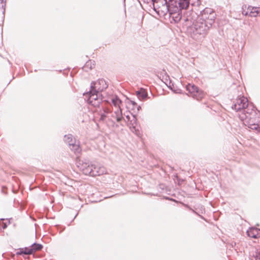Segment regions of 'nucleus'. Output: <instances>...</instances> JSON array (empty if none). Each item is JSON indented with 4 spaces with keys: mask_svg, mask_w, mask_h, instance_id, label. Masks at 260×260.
I'll return each instance as SVG.
<instances>
[{
    "mask_svg": "<svg viewBox=\"0 0 260 260\" xmlns=\"http://www.w3.org/2000/svg\"><path fill=\"white\" fill-rule=\"evenodd\" d=\"M188 13L181 16L179 19H182L185 21L192 22V24L188 28L187 31L193 39L197 40L204 38L207 35L211 26H209L206 22L201 20L198 17L197 20H195L193 18L196 15L194 12H192L190 15H187Z\"/></svg>",
    "mask_w": 260,
    "mask_h": 260,
    "instance_id": "nucleus-1",
    "label": "nucleus"
},
{
    "mask_svg": "<svg viewBox=\"0 0 260 260\" xmlns=\"http://www.w3.org/2000/svg\"><path fill=\"white\" fill-rule=\"evenodd\" d=\"M108 87L106 81L103 79H99L95 82L91 83L90 90L84 93L83 95L87 98V102L94 107H99L103 102L101 92Z\"/></svg>",
    "mask_w": 260,
    "mask_h": 260,
    "instance_id": "nucleus-2",
    "label": "nucleus"
},
{
    "mask_svg": "<svg viewBox=\"0 0 260 260\" xmlns=\"http://www.w3.org/2000/svg\"><path fill=\"white\" fill-rule=\"evenodd\" d=\"M154 9L159 8L160 5L166 6L171 13H178L182 10H186L189 6L190 0H151Z\"/></svg>",
    "mask_w": 260,
    "mask_h": 260,
    "instance_id": "nucleus-3",
    "label": "nucleus"
},
{
    "mask_svg": "<svg viewBox=\"0 0 260 260\" xmlns=\"http://www.w3.org/2000/svg\"><path fill=\"white\" fill-rule=\"evenodd\" d=\"M246 113L239 114V118L252 129L260 133V112L252 108L245 110Z\"/></svg>",
    "mask_w": 260,
    "mask_h": 260,
    "instance_id": "nucleus-4",
    "label": "nucleus"
},
{
    "mask_svg": "<svg viewBox=\"0 0 260 260\" xmlns=\"http://www.w3.org/2000/svg\"><path fill=\"white\" fill-rule=\"evenodd\" d=\"M216 16V13L212 9L206 8L201 11L200 14L198 17L201 20L206 22L209 26L211 27L215 22Z\"/></svg>",
    "mask_w": 260,
    "mask_h": 260,
    "instance_id": "nucleus-5",
    "label": "nucleus"
},
{
    "mask_svg": "<svg viewBox=\"0 0 260 260\" xmlns=\"http://www.w3.org/2000/svg\"><path fill=\"white\" fill-rule=\"evenodd\" d=\"M252 105H249L248 103V100L244 96H240L234 102L232 106V108L237 112H241V113H246L245 110L248 108H252Z\"/></svg>",
    "mask_w": 260,
    "mask_h": 260,
    "instance_id": "nucleus-6",
    "label": "nucleus"
},
{
    "mask_svg": "<svg viewBox=\"0 0 260 260\" xmlns=\"http://www.w3.org/2000/svg\"><path fill=\"white\" fill-rule=\"evenodd\" d=\"M77 167L86 175H89L92 164L86 159L77 158L76 160Z\"/></svg>",
    "mask_w": 260,
    "mask_h": 260,
    "instance_id": "nucleus-7",
    "label": "nucleus"
},
{
    "mask_svg": "<svg viewBox=\"0 0 260 260\" xmlns=\"http://www.w3.org/2000/svg\"><path fill=\"white\" fill-rule=\"evenodd\" d=\"M186 89L190 95L197 100H200L204 96V92L194 84L188 83L186 86Z\"/></svg>",
    "mask_w": 260,
    "mask_h": 260,
    "instance_id": "nucleus-8",
    "label": "nucleus"
},
{
    "mask_svg": "<svg viewBox=\"0 0 260 260\" xmlns=\"http://www.w3.org/2000/svg\"><path fill=\"white\" fill-rule=\"evenodd\" d=\"M111 102L115 107H118V109L114 112L115 114V117L116 118V121L120 122L123 118L122 116V110L120 107V105L122 103L121 101L119 98L115 95L111 99Z\"/></svg>",
    "mask_w": 260,
    "mask_h": 260,
    "instance_id": "nucleus-9",
    "label": "nucleus"
},
{
    "mask_svg": "<svg viewBox=\"0 0 260 260\" xmlns=\"http://www.w3.org/2000/svg\"><path fill=\"white\" fill-rule=\"evenodd\" d=\"M92 168L91 169V172L89 174L90 176H100L105 174L106 172V169L103 166H97L92 164Z\"/></svg>",
    "mask_w": 260,
    "mask_h": 260,
    "instance_id": "nucleus-10",
    "label": "nucleus"
},
{
    "mask_svg": "<svg viewBox=\"0 0 260 260\" xmlns=\"http://www.w3.org/2000/svg\"><path fill=\"white\" fill-rule=\"evenodd\" d=\"M110 114L111 111L108 108H103V109L100 110L99 113L100 115V120L101 121H105L106 119H108L109 120L113 121L112 118L110 117L109 114Z\"/></svg>",
    "mask_w": 260,
    "mask_h": 260,
    "instance_id": "nucleus-11",
    "label": "nucleus"
},
{
    "mask_svg": "<svg viewBox=\"0 0 260 260\" xmlns=\"http://www.w3.org/2000/svg\"><path fill=\"white\" fill-rule=\"evenodd\" d=\"M247 235L251 238H257L260 237V229L251 228L247 231Z\"/></svg>",
    "mask_w": 260,
    "mask_h": 260,
    "instance_id": "nucleus-12",
    "label": "nucleus"
},
{
    "mask_svg": "<svg viewBox=\"0 0 260 260\" xmlns=\"http://www.w3.org/2000/svg\"><path fill=\"white\" fill-rule=\"evenodd\" d=\"M249 16L251 17H255L260 15V7L249 6Z\"/></svg>",
    "mask_w": 260,
    "mask_h": 260,
    "instance_id": "nucleus-13",
    "label": "nucleus"
},
{
    "mask_svg": "<svg viewBox=\"0 0 260 260\" xmlns=\"http://www.w3.org/2000/svg\"><path fill=\"white\" fill-rule=\"evenodd\" d=\"M64 141L67 144L69 145V147H70L76 142V140L73 138V136L70 134L64 136Z\"/></svg>",
    "mask_w": 260,
    "mask_h": 260,
    "instance_id": "nucleus-14",
    "label": "nucleus"
},
{
    "mask_svg": "<svg viewBox=\"0 0 260 260\" xmlns=\"http://www.w3.org/2000/svg\"><path fill=\"white\" fill-rule=\"evenodd\" d=\"M136 95L141 100H144L147 97V93L143 88H141L140 90L136 91Z\"/></svg>",
    "mask_w": 260,
    "mask_h": 260,
    "instance_id": "nucleus-15",
    "label": "nucleus"
},
{
    "mask_svg": "<svg viewBox=\"0 0 260 260\" xmlns=\"http://www.w3.org/2000/svg\"><path fill=\"white\" fill-rule=\"evenodd\" d=\"M70 149L74 152L75 153H79L81 150L79 143L76 142L72 145L69 147Z\"/></svg>",
    "mask_w": 260,
    "mask_h": 260,
    "instance_id": "nucleus-16",
    "label": "nucleus"
},
{
    "mask_svg": "<svg viewBox=\"0 0 260 260\" xmlns=\"http://www.w3.org/2000/svg\"><path fill=\"white\" fill-rule=\"evenodd\" d=\"M43 246L42 244L34 243L31 245V247L30 248L32 254L34 252L36 251L41 250L43 248Z\"/></svg>",
    "mask_w": 260,
    "mask_h": 260,
    "instance_id": "nucleus-17",
    "label": "nucleus"
},
{
    "mask_svg": "<svg viewBox=\"0 0 260 260\" xmlns=\"http://www.w3.org/2000/svg\"><path fill=\"white\" fill-rule=\"evenodd\" d=\"M246 8V6H245L244 8H243L242 14L245 16H249V13L250 11L249 10V6L247 7V10L245 9Z\"/></svg>",
    "mask_w": 260,
    "mask_h": 260,
    "instance_id": "nucleus-18",
    "label": "nucleus"
},
{
    "mask_svg": "<svg viewBox=\"0 0 260 260\" xmlns=\"http://www.w3.org/2000/svg\"><path fill=\"white\" fill-rule=\"evenodd\" d=\"M23 251L24 254H32L30 248L25 247L23 248Z\"/></svg>",
    "mask_w": 260,
    "mask_h": 260,
    "instance_id": "nucleus-19",
    "label": "nucleus"
},
{
    "mask_svg": "<svg viewBox=\"0 0 260 260\" xmlns=\"http://www.w3.org/2000/svg\"><path fill=\"white\" fill-rule=\"evenodd\" d=\"M0 1L1 2V3L3 4L2 5V8L3 9V14L4 15L5 13V7H6L5 3L6 2H4V0H0ZM3 17L4 18V16H3Z\"/></svg>",
    "mask_w": 260,
    "mask_h": 260,
    "instance_id": "nucleus-20",
    "label": "nucleus"
},
{
    "mask_svg": "<svg viewBox=\"0 0 260 260\" xmlns=\"http://www.w3.org/2000/svg\"><path fill=\"white\" fill-rule=\"evenodd\" d=\"M185 206L186 207H187L189 210H191L194 213L196 214L197 215H199L201 218H203V219H204V218L203 217V216H202V215H199L197 212H196L194 210H193L192 209H191L188 205H185Z\"/></svg>",
    "mask_w": 260,
    "mask_h": 260,
    "instance_id": "nucleus-21",
    "label": "nucleus"
},
{
    "mask_svg": "<svg viewBox=\"0 0 260 260\" xmlns=\"http://www.w3.org/2000/svg\"><path fill=\"white\" fill-rule=\"evenodd\" d=\"M255 258L256 260L260 259V249L255 253Z\"/></svg>",
    "mask_w": 260,
    "mask_h": 260,
    "instance_id": "nucleus-22",
    "label": "nucleus"
},
{
    "mask_svg": "<svg viewBox=\"0 0 260 260\" xmlns=\"http://www.w3.org/2000/svg\"><path fill=\"white\" fill-rule=\"evenodd\" d=\"M0 227L2 228L3 229H5L7 227V225L3 221H0Z\"/></svg>",
    "mask_w": 260,
    "mask_h": 260,
    "instance_id": "nucleus-23",
    "label": "nucleus"
},
{
    "mask_svg": "<svg viewBox=\"0 0 260 260\" xmlns=\"http://www.w3.org/2000/svg\"><path fill=\"white\" fill-rule=\"evenodd\" d=\"M110 115V118H112V119H113V121L114 120V119H116V118L115 117V114H114V112L113 113L111 112V114H109Z\"/></svg>",
    "mask_w": 260,
    "mask_h": 260,
    "instance_id": "nucleus-24",
    "label": "nucleus"
},
{
    "mask_svg": "<svg viewBox=\"0 0 260 260\" xmlns=\"http://www.w3.org/2000/svg\"><path fill=\"white\" fill-rule=\"evenodd\" d=\"M23 254V248H20L19 251L16 252L17 255H21Z\"/></svg>",
    "mask_w": 260,
    "mask_h": 260,
    "instance_id": "nucleus-25",
    "label": "nucleus"
},
{
    "mask_svg": "<svg viewBox=\"0 0 260 260\" xmlns=\"http://www.w3.org/2000/svg\"><path fill=\"white\" fill-rule=\"evenodd\" d=\"M91 61L87 62L86 63V67H88L90 65V69H92V66L91 65Z\"/></svg>",
    "mask_w": 260,
    "mask_h": 260,
    "instance_id": "nucleus-26",
    "label": "nucleus"
},
{
    "mask_svg": "<svg viewBox=\"0 0 260 260\" xmlns=\"http://www.w3.org/2000/svg\"><path fill=\"white\" fill-rule=\"evenodd\" d=\"M129 103H131L133 106H135L137 105V103L135 101L132 100H130Z\"/></svg>",
    "mask_w": 260,
    "mask_h": 260,
    "instance_id": "nucleus-27",
    "label": "nucleus"
},
{
    "mask_svg": "<svg viewBox=\"0 0 260 260\" xmlns=\"http://www.w3.org/2000/svg\"><path fill=\"white\" fill-rule=\"evenodd\" d=\"M126 118L127 119V120H129L130 116L129 115H126Z\"/></svg>",
    "mask_w": 260,
    "mask_h": 260,
    "instance_id": "nucleus-28",
    "label": "nucleus"
},
{
    "mask_svg": "<svg viewBox=\"0 0 260 260\" xmlns=\"http://www.w3.org/2000/svg\"><path fill=\"white\" fill-rule=\"evenodd\" d=\"M137 109H138V110H139L141 109V107L140 106H139L138 107Z\"/></svg>",
    "mask_w": 260,
    "mask_h": 260,
    "instance_id": "nucleus-29",
    "label": "nucleus"
}]
</instances>
